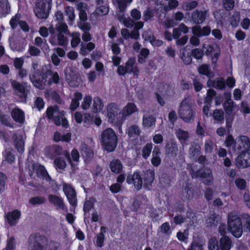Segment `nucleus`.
<instances>
[{
  "instance_id": "13",
  "label": "nucleus",
  "mask_w": 250,
  "mask_h": 250,
  "mask_svg": "<svg viewBox=\"0 0 250 250\" xmlns=\"http://www.w3.org/2000/svg\"><path fill=\"white\" fill-rule=\"evenodd\" d=\"M107 116L111 123H113L117 120L120 119V112L119 108L115 103L109 104L107 107Z\"/></svg>"
},
{
  "instance_id": "54",
  "label": "nucleus",
  "mask_w": 250,
  "mask_h": 250,
  "mask_svg": "<svg viewBox=\"0 0 250 250\" xmlns=\"http://www.w3.org/2000/svg\"><path fill=\"white\" fill-rule=\"evenodd\" d=\"M236 144V142L234 140L233 136L229 134L227 136L225 141V145L227 147H230L233 146L234 149V145Z\"/></svg>"
},
{
  "instance_id": "42",
  "label": "nucleus",
  "mask_w": 250,
  "mask_h": 250,
  "mask_svg": "<svg viewBox=\"0 0 250 250\" xmlns=\"http://www.w3.org/2000/svg\"><path fill=\"white\" fill-rule=\"evenodd\" d=\"M10 5L8 1L0 2V11L1 14L6 16L10 12Z\"/></svg>"
},
{
  "instance_id": "38",
  "label": "nucleus",
  "mask_w": 250,
  "mask_h": 250,
  "mask_svg": "<svg viewBox=\"0 0 250 250\" xmlns=\"http://www.w3.org/2000/svg\"><path fill=\"white\" fill-rule=\"evenodd\" d=\"M216 92L213 89H209L207 90V96L204 99L205 104L211 105L213 98L216 96Z\"/></svg>"
},
{
  "instance_id": "40",
  "label": "nucleus",
  "mask_w": 250,
  "mask_h": 250,
  "mask_svg": "<svg viewBox=\"0 0 250 250\" xmlns=\"http://www.w3.org/2000/svg\"><path fill=\"white\" fill-rule=\"evenodd\" d=\"M176 134L177 138L181 143L187 141L189 138L188 132L181 129H179Z\"/></svg>"
},
{
  "instance_id": "35",
  "label": "nucleus",
  "mask_w": 250,
  "mask_h": 250,
  "mask_svg": "<svg viewBox=\"0 0 250 250\" xmlns=\"http://www.w3.org/2000/svg\"><path fill=\"white\" fill-rule=\"evenodd\" d=\"M156 119L153 115L144 116L143 118V125L145 127H150L155 125Z\"/></svg>"
},
{
  "instance_id": "4",
  "label": "nucleus",
  "mask_w": 250,
  "mask_h": 250,
  "mask_svg": "<svg viewBox=\"0 0 250 250\" xmlns=\"http://www.w3.org/2000/svg\"><path fill=\"white\" fill-rule=\"evenodd\" d=\"M228 229L235 238L241 237L243 233L241 218L233 213H229L228 218Z\"/></svg>"
},
{
  "instance_id": "18",
  "label": "nucleus",
  "mask_w": 250,
  "mask_h": 250,
  "mask_svg": "<svg viewBox=\"0 0 250 250\" xmlns=\"http://www.w3.org/2000/svg\"><path fill=\"white\" fill-rule=\"evenodd\" d=\"M211 32V28L209 26H205L202 28L200 26H194L192 28L193 34L198 37L208 36Z\"/></svg>"
},
{
  "instance_id": "36",
  "label": "nucleus",
  "mask_w": 250,
  "mask_h": 250,
  "mask_svg": "<svg viewBox=\"0 0 250 250\" xmlns=\"http://www.w3.org/2000/svg\"><path fill=\"white\" fill-rule=\"evenodd\" d=\"M44 96L46 98H48L50 97L55 102L58 104L61 103L62 100L61 97L58 92L56 90L51 91L50 92H45Z\"/></svg>"
},
{
  "instance_id": "20",
  "label": "nucleus",
  "mask_w": 250,
  "mask_h": 250,
  "mask_svg": "<svg viewBox=\"0 0 250 250\" xmlns=\"http://www.w3.org/2000/svg\"><path fill=\"white\" fill-rule=\"evenodd\" d=\"M49 203L56 207L58 209L64 210L65 205L62 198L56 195L49 194L48 195Z\"/></svg>"
},
{
  "instance_id": "3",
  "label": "nucleus",
  "mask_w": 250,
  "mask_h": 250,
  "mask_svg": "<svg viewBox=\"0 0 250 250\" xmlns=\"http://www.w3.org/2000/svg\"><path fill=\"white\" fill-rule=\"evenodd\" d=\"M101 143L103 148L108 152L115 150L118 144V138L111 128L104 130L101 134Z\"/></svg>"
},
{
  "instance_id": "45",
  "label": "nucleus",
  "mask_w": 250,
  "mask_h": 250,
  "mask_svg": "<svg viewBox=\"0 0 250 250\" xmlns=\"http://www.w3.org/2000/svg\"><path fill=\"white\" fill-rule=\"evenodd\" d=\"M46 199L44 197L35 196L31 198L29 200V203L33 206L41 205L45 203Z\"/></svg>"
},
{
  "instance_id": "21",
  "label": "nucleus",
  "mask_w": 250,
  "mask_h": 250,
  "mask_svg": "<svg viewBox=\"0 0 250 250\" xmlns=\"http://www.w3.org/2000/svg\"><path fill=\"white\" fill-rule=\"evenodd\" d=\"M46 155L50 158L59 156L62 154V148L57 145H52L47 147L45 149Z\"/></svg>"
},
{
  "instance_id": "52",
  "label": "nucleus",
  "mask_w": 250,
  "mask_h": 250,
  "mask_svg": "<svg viewBox=\"0 0 250 250\" xmlns=\"http://www.w3.org/2000/svg\"><path fill=\"white\" fill-rule=\"evenodd\" d=\"M181 59L186 64H190L192 62V56L190 55V52L186 54L185 51H183L182 53Z\"/></svg>"
},
{
  "instance_id": "59",
  "label": "nucleus",
  "mask_w": 250,
  "mask_h": 250,
  "mask_svg": "<svg viewBox=\"0 0 250 250\" xmlns=\"http://www.w3.org/2000/svg\"><path fill=\"white\" fill-rule=\"evenodd\" d=\"M240 16L239 13L233 15L230 18V25L234 27L237 26L239 23Z\"/></svg>"
},
{
  "instance_id": "60",
  "label": "nucleus",
  "mask_w": 250,
  "mask_h": 250,
  "mask_svg": "<svg viewBox=\"0 0 250 250\" xmlns=\"http://www.w3.org/2000/svg\"><path fill=\"white\" fill-rule=\"evenodd\" d=\"M123 20V22L125 26L127 28L131 27L133 26L134 24V22L130 18H126L124 17V15H122L120 17V20L122 21Z\"/></svg>"
},
{
  "instance_id": "14",
  "label": "nucleus",
  "mask_w": 250,
  "mask_h": 250,
  "mask_svg": "<svg viewBox=\"0 0 250 250\" xmlns=\"http://www.w3.org/2000/svg\"><path fill=\"white\" fill-rule=\"evenodd\" d=\"M208 14V9L204 11L196 9L191 13V20L195 24H202L205 21Z\"/></svg>"
},
{
  "instance_id": "44",
  "label": "nucleus",
  "mask_w": 250,
  "mask_h": 250,
  "mask_svg": "<svg viewBox=\"0 0 250 250\" xmlns=\"http://www.w3.org/2000/svg\"><path fill=\"white\" fill-rule=\"evenodd\" d=\"M93 109L96 112L100 111L103 109V101L99 97H94L93 104Z\"/></svg>"
},
{
  "instance_id": "63",
  "label": "nucleus",
  "mask_w": 250,
  "mask_h": 250,
  "mask_svg": "<svg viewBox=\"0 0 250 250\" xmlns=\"http://www.w3.org/2000/svg\"><path fill=\"white\" fill-rule=\"evenodd\" d=\"M223 5L227 11H230L234 8V0H224Z\"/></svg>"
},
{
  "instance_id": "53",
  "label": "nucleus",
  "mask_w": 250,
  "mask_h": 250,
  "mask_svg": "<svg viewBox=\"0 0 250 250\" xmlns=\"http://www.w3.org/2000/svg\"><path fill=\"white\" fill-rule=\"evenodd\" d=\"M57 40L58 44L60 46H65L67 44L68 39L67 37L61 33L58 34Z\"/></svg>"
},
{
  "instance_id": "16",
  "label": "nucleus",
  "mask_w": 250,
  "mask_h": 250,
  "mask_svg": "<svg viewBox=\"0 0 250 250\" xmlns=\"http://www.w3.org/2000/svg\"><path fill=\"white\" fill-rule=\"evenodd\" d=\"M155 177V172L153 170L149 169L146 170L144 173V188L146 189H151L152 183Z\"/></svg>"
},
{
  "instance_id": "15",
  "label": "nucleus",
  "mask_w": 250,
  "mask_h": 250,
  "mask_svg": "<svg viewBox=\"0 0 250 250\" xmlns=\"http://www.w3.org/2000/svg\"><path fill=\"white\" fill-rule=\"evenodd\" d=\"M32 168L39 178L45 180L47 182L52 180L51 176L49 175L45 167L37 163L32 165Z\"/></svg>"
},
{
  "instance_id": "1",
  "label": "nucleus",
  "mask_w": 250,
  "mask_h": 250,
  "mask_svg": "<svg viewBox=\"0 0 250 250\" xmlns=\"http://www.w3.org/2000/svg\"><path fill=\"white\" fill-rule=\"evenodd\" d=\"M37 66V64H33L34 70L29 75V79L35 88L40 90L44 89L46 82L49 86L53 83H59L60 78L57 72H53L51 70L48 69H36Z\"/></svg>"
},
{
  "instance_id": "55",
  "label": "nucleus",
  "mask_w": 250,
  "mask_h": 250,
  "mask_svg": "<svg viewBox=\"0 0 250 250\" xmlns=\"http://www.w3.org/2000/svg\"><path fill=\"white\" fill-rule=\"evenodd\" d=\"M190 154L194 158H197L201 153V147L197 145L190 148Z\"/></svg>"
},
{
  "instance_id": "7",
  "label": "nucleus",
  "mask_w": 250,
  "mask_h": 250,
  "mask_svg": "<svg viewBox=\"0 0 250 250\" xmlns=\"http://www.w3.org/2000/svg\"><path fill=\"white\" fill-rule=\"evenodd\" d=\"M52 0H37L34 12L40 19H47L52 7Z\"/></svg>"
},
{
  "instance_id": "19",
  "label": "nucleus",
  "mask_w": 250,
  "mask_h": 250,
  "mask_svg": "<svg viewBox=\"0 0 250 250\" xmlns=\"http://www.w3.org/2000/svg\"><path fill=\"white\" fill-rule=\"evenodd\" d=\"M95 12L98 15H105L108 14L109 10L108 2L105 0H97Z\"/></svg>"
},
{
  "instance_id": "51",
  "label": "nucleus",
  "mask_w": 250,
  "mask_h": 250,
  "mask_svg": "<svg viewBox=\"0 0 250 250\" xmlns=\"http://www.w3.org/2000/svg\"><path fill=\"white\" fill-rule=\"evenodd\" d=\"M192 57L197 60L201 59L204 55L203 51L200 48H195L190 52Z\"/></svg>"
},
{
  "instance_id": "62",
  "label": "nucleus",
  "mask_w": 250,
  "mask_h": 250,
  "mask_svg": "<svg viewBox=\"0 0 250 250\" xmlns=\"http://www.w3.org/2000/svg\"><path fill=\"white\" fill-rule=\"evenodd\" d=\"M148 40L151 45L153 46H161L163 44V41L156 39L154 35L148 37Z\"/></svg>"
},
{
  "instance_id": "46",
  "label": "nucleus",
  "mask_w": 250,
  "mask_h": 250,
  "mask_svg": "<svg viewBox=\"0 0 250 250\" xmlns=\"http://www.w3.org/2000/svg\"><path fill=\"white\" fill-rule=\"evenodd\" d=\"M184 9L186 11H190L198 6V2L196 0H189L183 3Z\"/></svg>"
},
{
  "instance_id": "47",
  "label": "nucleus",
  "mask_w": 250,
  "mask_h": 250,
  "mask_svg": "<svg viewBox=\"0 0 250 250\" xmlns=\"http://www.w3.org/2000/svg\"><path fill=\"white\" fill-rule=\"evenodd\" d=\"M16 243L14 236H11L7 240L5 250H15Z\"/></svg>"
},
{
  "instance_id": "43",
  "label": "nucleus",
  "mask_w": 250,
  "mask_h": 250,
  "mask_svg": "<svg viewBox=\"0 0 250 250\" xmlns=\"http://www.w3.org/2000/svg\"><path fill=\"white\" fill-rule=\"evenodd\" d=\"M0 122L6 126L13 127V123L11 122L10 117L3 113H0Z\"/></svg>"
},
{
  "instance_id": "25",
  "label": "nucleus",
  "mask_w": 250,
  "mask_h": 250,
  "mask_svg": "<svg viewBox=\"0 0 250 250\" xmlns=\"http://www.w3.org/2000/svg\"><path fill=\"white\" fill-rule=\"evenodd\" d=\"M11 83L13 89L20 93L19 96L21 98H26V88L24 85L16 80H12Z\"/></svg>"
},
{
  "instance_id": "11",
  "label": "nucleus",
  "mask_w": 250,
  "mask_h": 250,
  "mask_svg": "<svg viewBox=\"0 0 250 250\" xmlns=\"http://www.w3.org/2000/svg\"><path fill=\"white\" fill-rule=\"evenodd\" d=\"M126 182L128 184H132L137 190H140L143 187V180L140 172L135 171L133 174H129L127 176Z\"/></svg>"
},
{
  "instance_id": "17",
  "label": "nucleus",
  "mask_w": 250,
  "mask_h": 250,
  "mask_svg": "<svg viewBox=\"0 0 250 250\" xmlns=\"http://www.w3.org/2000/svg\"><path fill=\"white\" fill-rule=\"evenodd\" d=\"M21 216V212L19 209H14L8 212L5 216L6 221L10 226H15Z\"/></svg>"
},
{
  "instance_id": "32",
  "label": "nucleus",
  "mask_w": 250,
  "mask_h": 250,
  "mask_svg": "<svg viewBox=\"0 0 250 250\" xmlns=\"http://www.w3.org/2000/svg\"><path fill=\"white\" fill-rule=\"evenodd\" d=\"M200 74L205 75L209 78H213V73L209 69V66L207 64H203L198 68Z\"/></svg>"
},
{
  "instance_id": "24",
  "label": "nucleus",
  "mask_w": 250,
  "mask_h": 250,
  "mask_svg": "<svg viewBox=\"0 0 250 250\" xmlns=\"http://www.w3.org/2000/svg\"><path fill=\"white\" fill-rule=\"evenodd\" d=\"M178 151L177 143L174 141H170L166 145V152L167 155L174 157L177 155Z\"/></svg>"
},
{
  "instance_id": "26",
  "label": "nucleus",
  "mask_w": 250,
  "mask_h": 250,
  "mask_svg": "<svg viewBox=\"0 0 250 250\" xmlns=\"http://www.w3.org/2000/svg\"><path fill=\"white\" fill-rule=\"evenodd\" d=\"M223 106L226 115H235L234 109L236 108L237 105L233 101L225 100Z\"/></svg>"
},
{
  "instance_id": "9",
  "label": "nucleus",
  "mask_w": 250,
  "mask_h": 250,
  "mask_svg": "<svg viewBox=\"0 0 250 250\" xmlns=\"http://www.w3.org/2000/svg\"><path fill=\"white\" fill-rule=\"evenodd\" d=\"M235 165L240 169L250 167V149L239 153L235 159Z\"/></svg>"
},
{
  "instance_id": "41",
  "label": "nucleus",
  "mask_w": 250,
  "mask_h": 250,
  "mask_svg": "<svg viewBox=\"0 0 250 250\" xmlns=\"http://www.w3.org/2000/svg\"><path fill=\"white\" fill-rule=\"evenodd\" d=\"M54 164L56 167L59 169L63 170L66 167V163L63 157H58L54 159Z\"/></svg>"
},
{
  "instance_id": "2",
  "label": "nucleus",
  "mask_w": 250,
  "mask_h": 250,
  "mask_svg": "<svg viewBox=\"0 0 250 250\" xmlns=\"http://www.w3.org/2000/svg\"><path fill=\"white\" fill-rule=\"evenodd\" d=\"M64 111L60 110L59 106L57 105L50 106L46 110V117L49 120H52L57 126L62 125L65 128L69 126V123L67 119L63 117Z\"/></svg>"
},
{
  "instance_id": "49",
  "label": "nucleus",
  "mask_w": 250,
  "mask_h": 250,
  "mask_svg": "<svg viewBox=\"0 0 250 250\" xmlns=\"http://www.w3.org/2000/svg\"><path fill=\"white\" fill-rule=\"evenodd\" d=\"M92 103V97L90 95L86 96L82 103L81 107L83 110L88 109Z\"/></svg>"
},
{
  "instance_id": "39",
  "label": "nucleus",
  "mask_w": 250,
  "mask_h": 250,
  "mask_svg": "<svg viewBox=\"0 0 250 250\" xmlns=\"http://www.w3.org/2000/svg\"><path fill=\"white\" fill-rule=\"evenodd\" d=\"M153 148L152 143H147L142 149V157L145 159H147L150 156Z\"/></svg>"
},
{
  "instance_id": "22",
  "label": "nucleus",
  "mask_w": 250,
  "mask_h": 250,
  "mask_svg": "<svg viewBox=\"0 0 250 250\" xmlns=\"http://www.w3.org/2000/svg\"><path fill=\"white\" fill-rule=\"evenodd\" d=\"M11 115L13 120L18 123L22 124L25 121L24 112L19 108H15L11 112Z\"/></svg>"
},
{
  "instance_id": "12",
  "label": "nucleus",
  "mask_w": 250,
  "mask_h": 250,
  "mask_svg": "<svg viewBox=\"0 0 250 250\" xmlns=\"http://www.w3.org/2000/svg\"><path fill=\"white\" fill-rule=\"evenodd\" d=\"M63 191L70 205L75 208L77 205V200L75 189L70 185L65 184L63 187Z\"/></svg>"
},
{
  "instance_id": "48",
  "label": "nucleus",
  "mask_w": 250,
  "mask_h": 250,
  "mask_svg": "<svg viewBox=\"0 0 250 250\" xmlns=\"http://www.w3.org/2000/svg\"><path fill=\"white\" fill-rule=\"evenodd\" d=\"M15 148L18 151L22 153L24 150V143L22 139H16L14 141Z\"/></svg>"
},
{
  "instance_id": "10",
  "label": "nucleus",
  "mask_w": 250,
  "mask_h": 250,
  "mask_svg": "<svg viewBox=\"0 0 250 250\" xmlns=\"http://www.w3.org/2000/svg\"><path fill=\"white\" fill-rule=\"evenodd\" d=\"M250 147V139L245 135L241 136L234 145V152L240 153L248 149Z\"/></svg>"
},
{
  "instance_id": "64",
  "label": "nucleus",
  "mask_w": 250,
  "mask_h": 250,
  "mask_svg": "<svg viewBox=\"0 0 250 250\" xmlns=\"http://www.w3.org/2000/svg\"><path fill=\"white\" fill-rule=\"evenodd\" d=\"M213 149V144L211 140H206L205 143V151L206 153H210Z\"/></svg>"
},
{
  "instance_id": "31",
  "label": "nucleus",
  "mask_w": 250,
  "mask_h": 250,
  "mask_svg": "<svg viewBox=\"0 0 250 250\" xmlns=\"http://www.w3.org/2000/svg\"><path fill=\"white\" fill-rule=\"evenodd\" d=\"M95 47V44L92 42H89L86 44L82 43L80 53L83 56H86L88 52L92 51Z\"/></svg>"
},
{
  "instance_id": "5",
  "label": "nucleus",
  "mask_w": 250,
  "mask_h": 250,
  "mask_svg": "<svg viewBox=\"0 0 250 250\" xmlns=\"http://www.w3.org/2000/svg\"><path fill=\"white\" fill-rule=\"evenodd\" d=\"M180 118L187 123H190L194 118L195 111L193 105L184 99L181 103L178 109Z\"/></svg>"
},
{
  "instance_id": "37",
  "label": "nucleus",
  "mask_w": 250,
  "mask_h": 250,
  "mask_svg": "<svg viewBox=\"0 0 250 250\" xmlns=\"http://www.w3.org/2000/svg\"><path fill=\"white\" fill-rule=\"evenodd\" d=\"M21 14L17 13L10 19L9 21V24L12 29H15L17 27L18 25L20 24V23L21 21Z\"/></svg>"
},
{
  "instance_id": "57",
  "label": "nucleus",
  "mask_w": 250,
  "mask_h": 250,
  "mask_svg": "<svg viewBox=\"0 0 250 250\" xmlns=\"http://www.w3.org/2000/svg\"><path fill=\"white\" fill-rule=\"evenodd\" d=\"M161 231L166 234L169 235L171 233V229L169 222H165L162 224L160 227Z\"/></svg>"
},
{
  "instance_id": "58",
  "label": "nucleus",
  "mask_w": 250,
  "mask_h": 250,
  "mask_svg": "<svg viewBox=\"0 0 250 250\" xmlns=\"http://www.w3.org/2000/svg\"><path fill=\"white\" fill-rule=\"evenodd\" d=\"M81 39L80 37V34L77 33L72 36V38L71 41V46L72 48L76 47L80 43Z\"/></svg>"
},
{
  "instance_id": "23",
  "label": "nucleus",
  "mask_w": 250,
  "mask_h": 250,
  "mask_svg": "<svg viewBox=\"0 0 250 250\" xmlns=\"http://www.w3.org/2000/svg\"><path fill=\"white\" fill-rule=\"evenodd\" d=\"M136 63V59L134 57H130L126 62L125 66L127 69V71L132 70V73L133 76L138 77L139 75L140 70L137 66H134Z\"/></svg>"
},
{
  "instance_id": "30",
  "label": "nucleus",
  "mask_w": 250,
  "mask_h": 250,
  "mask_svg": "<svg viewBox=\"0 0 250 250\" xmlns=\"http://www.w3.org/2000/svg\"><path fill=\"white\" fill-rule=\"evenodd\" d=\"M232 241L228 236L222 237L220 239V249L221 250H230Z\"/></svg>"
},
{
  "instance_id": "6",
  "label": "nucleus",
  "mask_w": 250,
  "mask_h": 250,
  "mask_svg": "<svg viewBox=\"0 0 250 250\" xmlns=\"http://www.w3.org/2000/svg\"><path fill=\"white\" fill-rule=\"evenodd\" d=\"M47 242L48 239L44 234L39 232L32 233L28 239V250H46V248L43 244Z\"/></svg>"
},
{
  "instance_id": "50",
  "label": "nucleus",
  "mask_w": 250,
  "mask_h": 250,
  "mask_svg": "<svg viewBox=\"0 0 250 250\" xmlns=\"http://www.w3.org/2000/svg\"><path fill=\"white\" fill-rule=\"evenodd\" d=\"M62 246L60 243L54 240H50L49 242L47 250H61Z\"/></svg>"
},
{
  "instance_id": "29",
  "label": "nucleus",
  "mask_w": 250,
  "mask_h": 250,
  "mask_svg": "<svg viewBox=\"0 0 250 250\" xmlns=\"http://www.w3.org/2000/svg\"><path fill=\"white\" fill-rule=\"evenodd\" d=\"M74 97L72 99L70 105V109L71 111L75 110L79 106V101L82 99L83 95L81 92H76L74 93Z\"/></svg>"
},
{
  "instance_id": "33",
  "label": "nucleus",
  "mask_w": 250,
  "mask_h": 250,
  "mask_svg": "<svg viewBox=\"0 0 250 250\" xmlns=\"http://www.w3.org/2000/svg\"><path fill=\"white\" fill-rule=\"evenodd\" d=\"M138 111V108L134 103H128L124 107L123 113L125 115H130Z\"/></svg>"
},
{
  "instance_id": "34",
  "label": "nucleus",
  "mask_w": 250,
  "mask_h": 250,
  "mask_svg": "<svg viewBox=\"0 0 250 250\" xmlns=\"http://www.w3.org/2000/svg\"><path fill=\"white\" fill-rule=\"evenodd\" d=\"M212 116L214 121L219 124H222L224 121V112L221 109H215L213 111Z\"/></svg>"
},
{
  "instance_id": "8",
  "label": "nucleus",
  "mask_w": 250,
  "mask_h": 250,
  "mask_svg": "<svg viewBox=\"0 0 250 250\" xmlns=\"http://www.w3.org/2000/svg\"><path fill=\"white\" fill-rule=\"evenodd\" d=\"M189 171L192 178H200L203 180V182L205 185L209 186L212 183L213 177L211 170L209 168L199 169L196 171L191 168Z\"/></svg>"
},
{
  "instance_id": "61",
  "label": "nucleus",
  "mask_w": 250,
  "mask_h": 250,
  "mask_svg": "<svg viewBox=\"0 0 250 250\" xmlns=\"http://www.w3.org/2000/svg\"><path fill=\"white\" fill-rule=\"evenodd\" d=\"M44 104L42 98L40 97H37L34 102V106L40 111L44 108Z\"/></svg>"
},
{
  "instance_id": "28",
  "label": "nucleus",
  "mask_w": 250,
  "mask_h": 250,
  "mask_svg": "<svg viewBox=\"0 0 250 250\" xmlns=\"http://www.w3.org/2000/svg\"><path fill=\"white\" fill-rule=\"evenodd\" d=\"M111 171L115 174H119L123 170V165L119 159L113 160L109 165Z\"/></svg>"
},
{
  "instance_id": "56",
  "label": "nucleus",
  "mask_w": 250,
  "mask_h": 250,
  "mask_svg": "<svg viewBox=\"0 0 250 250\" xmlns=\"http://www.w3.org/2000/svg\"><path fill=\"white\" fill-rule=\"evenodd\" d=\"M237 188L240 190H244L247 186L246 181L242 178H237L235 181Z\"/></svg>"
},
{
  "instance_id": "27",
  "label": "nucleus",
  "mask_w": 250,
  "mask_h": 250,
  "mask_svg": "<svg viewBox=\"0 0 250 250\" xmlns=\"http://www.w3.org/2000/svg\"><path fill=\"white\" fill-rule=\"evenodd\" d=\"M107 228L104 226H102L100 228L101 231L98 233L96 237V244L97 247L102 248L104 245L105 236L104 233L106 232Z\"/></svg>"
}]
</instances>
